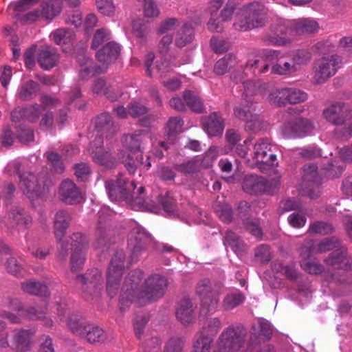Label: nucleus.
<instances>
[{
    "instance_id": "nucleus-18",
    "label": "nucleus",
    "mask_w": 352,
    "mask_h": 352,
    "mask_svg": "<svg viewBox=\"0 0 352 352\" xmlns=\"http://www.w3.org/2000/svg\"><path fill=\"white\" fill-rule=\"evenodd\" d=\"M143 278L144 272L139 269L133 270L128 274L122 288L127 300L132 301L135 298L139 299V293L142 292V289L140 284Z\"/></svg>"
},
{
    "instance_id": "nucleus-22",
    "label": "nucleus",
    "mask_w": 352,
    "mask_h": 352,
    "mask_svg": "<svg viewBox=\"0 0 352 352\" xmlns=\"http://www.w3.org/2000/svg\"><path fill=\"white\" fill-rule=\"evenodd\" d=\"M202 125L208 135L218 136L223 131L224 121L219 113L213 112L202 119Z\"/></svg>"
},
{
    "instance_id": "nucleus-3",
    "label": "nucleus",
    "mask_w": 352,
    "mask_h": 352,
    "mask_svg": "<svg viewBox=\"0 0 352 352\" xmlns=\"http://www.w3.org/2000/svg\"><path fill=\"white\" fill-rule=\"evenodd\" d=\"M267 12L268 9L260 2L245 4L237 14L233 27L242 32L262 28L267 23Z\"/></svg>"
},
{
    "instance_id": "nucleus-23",
    "label": "nucleus",
    "mask_w": 352,
    "mask_h": 352,
    "mask_svg": "<svg viewBox=\"0 0 352 352\" xmlns=\"http://www.w3.org/2000/svg\"><path fill=\"white\" fill-rule=\"evenodd\" d=\"M242 188L250 195L266 192L268 190L269 182L263 177L250 175L245 177Z\"/></svg>"
},
{
    "instance_id": "nucleus-37",
    "label": "nucleus",
    "mask_w": 352,
    "mask_h": 352,
    "mask_svg": "<svg viewBox=\"0 0 352 352\" xmlns=\"http://www.w3.org/2000/svg\"><path fill=\"white\" fill-rule=\"evenodd\" d=\"M291 61L293 62L298 71L307 65L311 60V53L305 49H298L293 51L291 54Z\"/></svg>"
},
{
    "instance_id": "nucleus-40",
    "label": "nucleus",
    "mask_w": 352,
    "mask_h": 352,
    "mask_svg": "<svg viewBox=\"0 0 352 352\" xmlns=\"http://www.w3.org/2000/svg\"><path fill=\"white\" fill-rule=\"evenodd\" d=\"M253 101L251 102H242L239 106L234 108V115L239 120L243 121L247 124L254 115L255 113L252 109Z\"/></svg>"
},
{
    "instance_id": "nucleus-49",
    "label": "nucleus",
    "mask_w": 352,
    "mask_h": 352,
    "mask_svg": "<svg viewBox=\"0 0 352 352\" xmlns=\"http://www.w3.org/2000/svg\"><path fill=\"white\" fill-rule=\"evenodd\" d=\"M302 179L307 183L318 184L319 182L318 167L311 164L302 167Z\"/></svg>"
},
{
    "instance_id": "nucleus-33",
    "label": "nucleus",
    "mask_w": 352,
    "mask_h": 352,
    "mask_svg": "<svg viewBox=\"0 0 352 352\" xmlns=\"http://www.w3.org/2000/svg\"><path fill=\"white\" fill-rule=\"evenodd\" d=\"M89 324L90 322L86 319L76 314L70 316L67 321V325L72 332L82 338H83Z\"/></svg>"
},
{
    "instance_id": "nucleus-48",
    "label": "nucleus",
    "mask_w": 352,
    "mask_h": 352,
    "mask_svg": "<svg viewBox=\"0 0 352 352\" xmlns=\"http://www.w3.org/2000/svg\"><path fill=\"white\" fill-rule=\"evenodd\" d=\"M334 231L333 226L324 221H316L309 226L308 232L314 234H329Z\"/></svg>"
},
{
    "instance_id": "nucleus-57",
    "label": "nucleus",
    "mask_w": 352,
    "mask_h": 352,
    "mask_svg": "<svg viewBox=\"0 0 352 352\" xmlns=\"http://www.w3.org/2000/svg\"><path fill=\"white\" fill-rule=\"evenodd\" d=\"M183 122L179 117L170 118L166 124V134L168 138L175 137L182 131Z\"/></svg>"
},
{
    "instance_id": "nucleus-44",
    "label": "nucleus",
    "mask_w": 352,
    "mask_h": 352,
    "mask_svg": "<svg viewBox=\"0 0 352 352\" xmlns=\"http://www.w3.org/2000/svg\"><path fill=\"white\" fill-rule=\"evenodd\" d=\"M298 72L291 59L289 61L278 60L277 63L272 65V73L278 75H288Z\"/></svg>"
},
{
    "instance_id": "nucleus-50",
    "label": "nucleus",
    "mask_w": 352,
    "mask_h": 352,
    "mask_svg": "<svg viewBox=\"0 0 352 352\" xmlns=\"http://www.w3.org/2000/svg\"><path fill=\"white\" fill-rule=\"evenodd\" d=\"M244 300L245 296L241 293L228 294L223 301V307L225 310H232L241 304Z\"/></svg>"
},
{
    "instance_id": "nucleus-20",
    "label": "nucleus",
    "mask_w": 352,
    "mask_h": 352,
    "mask_svg": "<svg viewBox=\"0 0 352 352\" xmlns=\"http://www.w3.org/2000/svg\"><path fill=\"white\" fill-rule=\"evenodd\" d=\"M94 129L100 133L102 135L106 138L110 139L118 131V126L113 121L111 115L108 113L104 112L97 116L93 120Z\"/></svg>"
},
{
    "instance_id": "nucleus-6",
    "label": "nucleus",
    "mask_w": 352,
    "mask_h": 352,
    "mask_svg": "<svg viewBox=\"0 0 352 352\" xmlns=\"http://www.w3.org/2000/svg\"><path fill=\"white\" fill-rule=\"evenodd\" d=\"M153 243L151 235L140 226L134 227L130 233L128 247L131 252V259L137 262L147 252Z\"/></svg>"
},
{
    "instance_id": "nucleus-26",
    "label": "nucleus",
    "mask_w": 352,
    "mask_h": 352,
    "mask_svg": "<svg viewBox=\"0 0 352 352\" xmlns=\"http://www.w3.org/2000/svg\"><path fill=\"white\" fill-rule=\"evenodd\" d=\"M72 220L69 212L66 210H59L54 216V234L58 241H60L66 234V230Z\"/></svg>"
},
{
    "instance_id": "nucleus-52",
    "label": "nucleus",
    "mask_w": 352,
    "mask_h": 352,
    "mask_svg": "<svg viewBox=\"0 0 352 352\" xmlns=\"http://www.w3.org/2000/svg\"><path fill=\"white\" fill-rule=\"evenodd\" d=\"M254 256L257 262L261 264H265L270 261L272 255L270 246L262 244L254 250Z\"/></svg>"
},
{
    "instance_id": "nucleus-27",
    "label": "nucleus",
    "mask_w": 352,
    "mask_h": 352,
    "mask_svg": "<svg viewBox=\"0 0 352 352\" xmlns=\"http://www.w3.org/2000/svg\"><path fill=\"white\" fill-rule=\"evenodd\" d=\"M120 53V47L118 44L110 41L97 52L96 56L98 61L110 64L117 60Z\"/></svg>"
},
{
    "instance_id": "nucleus-60",
    "label": "nucleus",
    "mask_w": 352,
    "mask_h": 352,
    "mask_svg": "<svg viewBox=\"0 0 352 352\" xmlns=\"http://www.w3.org/2000/svg\"><path fill=\"white\" fill-rule=\"evenodd\" d=\"M110 39L109 32L104 28H100L96 30L94 34L91 47L94 50H96L104 42L107 41Z\"/></svg>"
},
{
    "instance_id": "nucleus-39",
    "label": "nucleus",
    "mask_w": 352,
    "mask_h": 352,
    "mask_svg": "<svg viewBox=\"0 0 352 352\" xmlns=\"http://www.w3.org/2000/svg\"><path fill=\"white\" fill-rule=\"evenodd\" d=\"M223 244L225 246H230L232 250L236 253L242 252L245 250L243 241L236 233L231 230L226 232Z\"/></svg>"
},
{
    "instance_id": "nucleus-4",
    "label": "nucleus",
    "mask_w": 352,
    "mask_h": 352,
    "mask_svg": "<svg viewBox=\"0 0 352 352\" xmlns=\"http://www.w3.org/2000/svg\"><path fill=\"white\" fill-rule=\"evenodd\" d=\"M246 336L247 330L243 325H230L219 335L213 352H239L244 346Z\"/></svg>"
},
{
    "instance_id": "nucleus-16",
    "label": "nucleus",
    "mask_w": 352,
    "mask_h": 352,
    "mask_svg": "<svg viewBox=\"0 0 352 352\" xmlns=\"http://www.w3.org/2000/svg\"><path fill=\"white\" fill-rule=\"evenodd\" d=\"M58 195L59 200L67 205H75L83 201L80 188L69 179H64L60 183Z\"/></svg>"
},
{
    "instance_id": "nucleus-17",
    "label": "nucleus",
    "mask_w": 352,
    "mask_h": 352,
    "mask_svg": "<svg viewBox=\"0 0 352 352\" xmlns=\"http://www.w3.org/2000/svg\"><path fill=\"white\" fill-rule=\"evenodd\" d=\"M325 119L334 125H343L352 118L349 107L343 102H336L323 111Z\"/></svg>"
},
{
    "instance_id": "nucleus-34",
    "label": "nucleus",
    "mask_w": 352,
    "mask_h": 352,
    "mask_svg": "<svg viewBox=\"0 0 352 352\" xmlns=\"http://www.w3.org/2000/svg\"><path fill=\"white\" fill-rule=\"evenodd\" d=\"M21 289L25 293L30 295L43 296L49 295L47 285L34 279H30L22 283Z\"/></svg>"
},
{
    "instance_id": "nucleus-56",
    "label": "nucleus",
    "mask_w": 352,
    "mask_h": 352,
    "mask_svg": "<svg viewBox=\"0 0 352 352\" xmlns=\"http://www.w3.org/2000/svg\"><path fill=\"white\" fill-rule=\"evenodd\" d=\"M16 133V138L22 144H28L34 141V135L33 130L25 125H19Z\"/></svg>"
},
{
    "instance_id": "nucleus-7",
    "label": "nucleus",
    "mask_w": 352,
    "mask_h": 352,
    "mask_svg": "<svg viewBox=\"0 0 352 352\" xmlns=\"http://www.w3.org/2000/svg\"><path fill=\"white\" fill-rule=\"evenodd\" d=\"M76 280L80 285L82 296L87 301L99 298L102 289V274L97 268L88 270L85 274L77 275Z\"/></svg>"
},
{
    "instance_id": "nucleus-30",
    "label": "nucleus",
    "mask_w": 352,
    "mask_h": 352,
    "mask_svg": "<svg viewBox=\"0 0 352 352\" xmlns=\"http://www.w3.org/2000/svg\"><path fill=\"white\" fill-rule=\"evenodd\" d=\"M9 219L11 223L19 226L28 228L32 224V219L24 208L13 206L9 212Z\"/></svg>"
},
{
    "instance_id": "nucleus-1",
    "label": "nucleus",
    "mask_w": 352,
    "mask_h": 352,
    "mask_svg": "<svg viewBox=\"0 0 352 352\" xmlns=\"http://www.w3.org/2000/svg\"><path fill=\"white\" fill-rule=\"evenodd\" d=\"M105 188L111 201H124L135 210L148 209L142 196L144 187L141 186L136 190L135 182L129 180L122 173H119L115 179L106 181Z\"/></svg>"
},
{
    "instance_id": "nucleus-59",
    "label": "nucleus",
    "mask_w": 352,
    "mask_h": 352,
    "mask_svg": "<svg viewBox=\"0 0 352 352\" xmlns=\"http://www.w3.org/2000/svg\"><path fill=\"white\" fill-rule=\"evenodd\" d=\"M219 155L217 148L216 146H210L202 160H199V166L204 168H211L217 160Z\"/></svg>"
},
{
    "instance_id": "nucleus-14",
    "label": "nucleus",
    "mask_w": 352,
    "mask_h": 352,
    "mask_svg": "<svg viewBox=\"0 0 352 352\" xmlns=\"http://www.w3.org/2000/svg\"><path fill=\"white\" fill-rule=\"evenodd\" d=\"M314 129V123L307 118H298L284 123L282 132L287 138H303L311 134Z\"/></svg>"
},
{
    "instance_id": "nucleus-5",
    "label": "nucleus",
    "mask_w": 352,
    "mask_h": 352,
    "mask_svg": "<svg viewBox=\"0 0 352 352\" xmlns=\"http://www.w3.org/2000/svg\"><path fill=\"white\" fill-rule=\"evenodd\" d=\"M126 256L123 250H116L111 259L107 270V291L111 298L114 297L120 287L124 270Z\"/></svg>"
},
{
    "instance_id": "nucleus-47",
    "label": "nucleus",
    "mask_w": 352,
    "mask_h": 352,
    "mask_svg": "<svg viewBox=\"0 0 352 352\" xmlns=\"http://www.w3.org/2000/svg\"><path fill=\"white\" fill-rule=\"evenodd\" d=\"M235 64L234 56L228 54L219 60L214 66V72L217 75L225 74Z\"/></svg>"
},
{
    "instance_id": "nucleus-42",
    "label": "nucleus",
    "mask_w": 352,
    "mask_h": 352,
    "mask_svg": "<svg viewBox=\"0 0 352 352\" xmlns=\"http://www.w3.org/2000/svg\"><path fill=\"white\" fill-rule=\"evenodd\" d=\"M183 98L192 111L198 113L204 112V104L201 98L192 91L186 90L183 92Z\"/></svg>"
},
{
    "instance_id": "nucleus-41",
    "label": "nucleus",
    "mask_w": 352,
    "mask_h": 352,
    "mask_svg": "<svg viewBox=\"0 0 352 352\" xmlns=\"http://www.w3.org/2000/svg\"><path fill=\"white\" fill-rule=\"evenodd\" d=\"M94 162L104 166L107 168H113L116 164V160L111 153L108 151L99 150L91 153Z\"/></svg>"
},
{
    "instance_id": "nucleus-61",
    "label": "nucleus",
    "mask_w": 352,
    "mask_h": 352,
    "mask_svg": "<svg viewBox=\"0 0 352 352\" xmlns=\"http://www.w3.org/2000/svg\"><path fill=\"white\" fill-rule=\"evenodd\" d=\"M318 253L317 245L312 239L305 241L299 249V254L305 260Z\"/></svg>"
},
{
    "instance_id": "nucleus-43",
    "label": "nucleus",
    "mask_w": 352,
    "mask_h": 352,
    "mask_svg": "<svg viewBox=\"0 0 352 352\" xmlns=\"http://www.w3.org/2000/svg\"><path fill=\"white\" fill-rule=\"evenodd\" d=\"M287 88L276 89L271 91L268 96V100L271 104L278 107H285L288 104Z\"/></svg>"
},
{
    "instance_id": "nucleus-45",
    "label": "nucleus",
    "mask_w": 352,
    "mask_h": 352,
    "mask_svg": "<svg viewBox=\"0 0 352 352\" xmlns=\"http://www.w3.org/2000/svg\"><path fill=\"white\" fill-rule=\"evenodd\" d=\"M268 128V123L264 120L258 114L255 115L245 124L246 131L253 133H259L266 131Z\"/></svg>"
},
{
    "instance_id": "nucleus-58",
    "label": "nucleus",
    "mask_w": 352,
    "mask_h": 352,
    "mask_svg": "<svg viewBox=\"0 0 352 352\" xmlns=\"http://www.w3.org/2000/svg\"><path fill=\"white\" fill-rule=\"evenodd\" d=\"M287 92L288 104H297L307 100V95L305 92L293 87H286Z\"/></svg>"
},
{
    "instance_id": "nucleus-9",
    "label": "nucleus",
    "mask_w": 352,
    "mask_h": 352,
    "mask_svg": "<svg viewBox=\"0 0 352 352\" xmlns=\"http://www.w3.org/2000/svg\"><path fill=\"white\" fill-rule=\"evenodd\" d=\"M221 327V321L218 318H210L201 330L195 337L192 352H210L214 338Z\"/></svg>"
},
{
    "instance_id": "nucleus-46",
    "label": "nucleus",
    "mask_w": 352,
    "mask_h": 352,
    "mask_svg": "<svg viewBox=\"0 0 352 352\" xmlns=\"http://www.w3.org/2000/svg\"><path fill=\"white\" fill-rule=\"evenodd\" d=\"M142 141V137L140 134H128L124 137L122 143L132 153H135L136 152L141 151Z\"/></svg>"
},
{
    "instance_id": "nucleus-25",
    "label": "nucleus",
    "mask_w": 352,
    "mask_h": 352,
    "mask_svg": "<svg viewBox=\"0 0 352 352\" xmlns=\"http://www.w3.org/2000/svg\"><path fill=\"white\" fill-rule=\"evenodd\" d=\"M34 331L30 329H20L14 331L13 345L16 352H26L31 348L32 338Z\"/></svg>"
},
{
    "instance_id": "nucleus-51",
    "label": "nucleus",
    "mask_w": 352,
    "mask_h": 352,
    "mask_svg": "<svg viewBox=\"0 0 352 352\" xmlns=\"http://www.w3.org/2000/svg\"><path fill=\"white\" fill-rule=\"evenodd\" d=\"M274 270L284 274L287 278L291 280H296L298 278V274L295 268L294 263H289L283 265L281 263H274Z\"/></svg>"
},
{
    "instance_id": "nucleus-35",
    "label": "nucleus",
    "mask_w": 352,
    "mask_h": 352,
    "mask_svg": "<svg viewBox=\"0 0 352 352\" xmlns=\"http://www.w3.org/2000/svg\"><path fill=\"white\" fill-rule=\"evenodd\" d=\"M83 339L90 344L102 343L107 339V336L102 328L95 324L90 323Z\"/></svg>"
},
{
    "instance_id": "nucleus-36",
    "label": "nucleus",
    "mask_w": 352,
    "mask_h": 352,
    "mask_svg": "<svg viewBox=\"0 0 352 352\" xmlns=\"http://www.w3.org/2000/svg\"><path fill=\"white\" fill-rule=\"evenodd\" d=\"M39 91V84L32 80H29L21 86L17 96L19 98L23 101H29L32 100Z\"/></svg>"
},
{
    "instance_id": "nucleus-2",
    "label": "nucleus",
    "mask_w": 352,
    "mask_h": 352,
    "mask_svg": "<svg viewBox=\"0 0 352 352\" xmlns=\"http://www.w3.org/2000/svg\"><path fill=\"white\" fill-rule=\"evenodd\" d=\"M54 186V182L47 172L25 173L19 181V187L30 200L46 199Z\"/></svg>"
},
{
    "instance_id": "nucleus-11",
    "label": "nucleus",
    "mask_w": 352,
    "mask_h": 352,
    "mask_svg": "<svg viewBox=\"0 0 352 352\" xmlns=\"http://www.w3.org/2000/svg\"><path fill=\"white\" fill-rule=\"evenodd\" d=\"M168 279L160 274H152L144 281L142 292L139 293V299H145L149 302L162 298L168 287Z\"/></svg>"
},
{
    "instance_id": "nucleus-10",
    "label": "nucleus",
    "mask_w": 352,
    "mask_h": 352,
    "mask_svg": "<svg viewBox=\"0 0 352 352\" xmlns=\"http://www.w3.org/2000/svg\"><path fill=\"white\" fill-rule=\"evenodd\" d=\"M69 246L71 249L70 269L76 272L82 269L85 261V251L89 247V240L85 234L74 233L70 236Z\"/></svg>"
},
{
    "instance_id": "nucleus-55",
    "label": "nucleus",
    "mask_w": 352,
    "mask_h": 352,
    "mask_svg": "<svg viewBox=\"0 0 352 352\" xmlns=\"http://www.w3.org/2000/svg\"><path fill=\"white\" fill-rule=\"evenodd\" d=\"M46 308H41L38 307H29L24 308L21 316L30 320H40L43 318L45 314Z\"/></svg>"
},
{
    "instance_id": "nucleus-54",
    "label": "nucleus",
    "mask_w": 352,
    "mask_h": 352,
    "mask_svg": "<svg viewBox=\"0 0 352 352\" xmlns=\"http://www.w3.org/2000/svg\"><path fill=\"white\" fill-rule=\"evenodd\" d=\"M199 167V160L192 159L184 163L175 165V169L184 174H191L197 172Z\"/></svg>"
},
{
    "instance_id": "nucleus-32",
    "label": "nucleus",
    "mask_w": 352,
    "mask_h": 352,
    "mask_svg": "<svg viewBox=\"0 0 352 352\" xmlns=\"http://www.w3.org/2000/svg\"><path fill=\"white\" fill-rule=\"evenodd\" d=\"M92 91L97 95L105 96L111 101H115L118 99V95L114 91L112 86L107 84V81L102 78H99L94 81Z\"/></svg>"
},
{
    "instance_id": "nucleus-38",
    "label": "nucleus",
    "mask_w": 352,
    "mask_h": 352,
    "mask_svg": "<svg viewBox=\"0 0 352 352\" xmlns=\"http://www.w3.org/2000/svg\"><path fill=\"white\" fill-rule=\"evenodd\" d=\"M194 38V30L191 25L185 24L177 32L175 45L178 47H184L190 43Z\"/></svg>"
},
{
    "instance_id": "nucleus-29",
    "label": "nucleus",
    "mask_w": 352,
    "mask_h": 352,
    "mask_svg": "<svg viewBox=\"0 0 352 352\" xmlns=\"http://www.w3.org/2000/svg\"><path fill=\"white\" fill-rule=\"evenodd\" d=\"M176 316L177 319L184 324H188L194 320V309L192 303L189 298H184L178 303Z\"/></svg>"
},
{
    "instance_id": "nucleus-64",
    "label": "nucleus",
    "mask_w": 352,
    "mask_h": 352,
    "mask_svg": "<svg viewBox=\"0 0 352 352\" xmlns=\"http://www.w3.org/2000/svg\"><path fill=\"white\" fill-rule=\"evenodd\" d=\"M184 341L180 338H171L166 344L164 352H183Z\"/></svg>"
},
{
    "instance_id": "nucleus-8",
    "label": "nucleus",
    "mask_w": 352,
    "mask_h": 352,
    "mask_svg": "<svg viewBox=\"0 0 352 352\" xmlns=\"http://www.w3.org/2000/svg\"><path fill=\"white\" fill-rule=\"evenodd\" d=\"M269 32L264 34L261 41L267 45L284 46L292 42L290 21L278 20L269 27Z\"/></svg>"
},
{
    "instance_id": "nucleus-21",
    "label": "nucleus",
    "mask_w": 352,
    "mask_h": 352,
    "mask_svg": "<svg viewBox=\"0 0 352 352\" xmlns=\"http://www.w3.org/2000/svg\"><path fill=\"white\" fill-rule=\"evenodd\" d=\"M60 54L57 50L50 45H43L38 49L37 61L44 70H50L57 65Z\"/></svg>"
},
{
    "instance_id": "nucleus-62",
    "label": "nucleus",
    "mask_w": 352,
    "mask_h": 352,
    "mask_svg": "<svg viewBox=\"0 0 352 352\" xmlns=\"http://www.w3.org/2000/svg\"><path fill=\"white\" fill-rule=\"evenodd\" d=\"M74 175L77 177L78 181H86L91 173V169L86 163L81 162L76 164L74 166Z\"/></svg>"
},
{
    "instance_id": "nucleus-31",
    "label": "nucleus",
    "mask_w": 352,
    "mask_h": 352,
    "mask_svg": "<svg viewBox=\"0 0 352 352\" xmlns=\"http://www.w3.org/2000/svg\"><path fill=\"white\" fill-rule=\"evenodd\" d=\"M61 0H47L41 4V16L47 21L56 17L62 10Z\"/></svg>"
},
{
    "instance_id": "nucleus-28",
    "label": "nucleus",
    "mask_w": 352,
    "mask_h": 352,
    "mask_svg": "<svg viewBox=\"0 0 352 352\" xmlns=\"http://www.w3.org/2000/svg\"><path fill=\"white\" fill-rule=\"evenodd\" d=\"M290 22L292 36L313 34L318 28L316 21L308 19H300Z\"/></svg>"
},
{
    "instance_id": "nucleus-19",
    "label": "nucleus",
    "mask_w": 352,
    "mask_h": 352,
    "mask_svg": "<svg viewBox=\"0 0 352 352\" xmlns=\"http://www.w3.org/2000/svg\"><path fill=\"white\" fill-rule=\"evenodd\" d=\"M326 265L334 269L348 270L352 267V258L346 247L341 246L333 251L324 258Z\"/></svg>"
},
{
    "instance_id": "nucleus-13",
    "label": "nucleus",
    "mask_w": 352,
    "mask_h": 352,
    "mask_svg": "<svg viewBox=\"0 0 352 352\" xmlns=\"http://www.w3.org/2000/svg\"><path fill=\"white\" fill-rule=\"evenodd\" d=\"M196 293L201 299V312L204 315L214 311L219 302L217 294L212 289L209 279L201 280L196 287Z\"/></svg>"
},
{
    "instance_id": "nucleus-53",
    "label": "nucleus",
    "mask_w": 352,
    "mask_h": 352,
    "mask_svg": "<svg viewBox=\"0 0 352 352\" xmlns=\"http://www.w3.org/2000/svg\"><path fill=\"white\" fill-rule=\"evenodd\" d=\"M340 245V241L336 236H331L324 239L317 244L318 253H322L337 248Z\"/></svg>"
},
{
    "instance_id": "nucleus-15",
    "label": "nucleus",
    "mask_w": 352,
    "mask_h": 352,
    "mask_svg": "<svg viewBox=\"0 0 352 352\" xmlns=\"http://www.w3.org/2000/svg\"><path fill=\"white\" fill-rule=\"evenodd\" d=\"M252 158L257 165H274L276 155L272 151V145L269 139L263 138L256 142L253 148Z\"/></svg>"
},
{
    "instance_id": "nucleus-63",
    "label": "nucleus",
    "mask_w": 352,
    "mask_h": 352,
    "mask_svg": "<svg viewBox=\"0 0 352 352\" xmlns=\"http://www.w3.org/2000/svg\"><path fill=\"white\" fill-rule=\"evenodd\" d=\"M148 322V317L146 315H138L135 317L133 322L135 335L138 340H140L144 333V329Z\"/></svg>"
},
{
    "instance_id": "nucleus-24",
    "label": "nucleus",
    "mask_w": 352,
    "mask_h": 352,
    "mask_svg": "<svg viewBox=\"0 0 352 352\" xmlns=\"http://www.w3.org/2000/svg\"><path fill=\"white\" fill-rule=\"evenodd\" d=\"M112 235L113 233L111 227L105 221H103L102 216L100 214L98 223L95 234L96 248L107 249L111 243Z\"/></svg>"
},
{
    "instance_id": "nucleus-12",
    "label": "nucleus",
    "mask_w": 352,
    "mask_h": 352,
    "mask_svg": "<svg viewBox=\"0 0 352 352\" xmlns=\"http://www.w3.org/2000/svg\"><path fill=\"white\" fill-rule=\"evenodd\" d=\"M342 58L337 54L322 57L315 63L314 79L316 84L324 83L334 76L340 67Z\"/></svg>"
}]
</instances>
